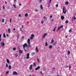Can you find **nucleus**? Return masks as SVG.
Instances as JSON below:
<instances>
[{"instance_id":"f257e3e1","label":"nucleus","mask_w":76,"mask_h":76,"mask_svg":"<svg viewBox=\"0 0 76 76\" xmlns=\"http://www.w3.org/2000/svg\"><path fill=\"white\" fill-rule=\"evenodd\" d=\"M26 58L27 59H29V53H27L26 55Z\"/></svg>"},{"instance_id":"f03ea898","label":"nucleus","mask_w":76,"mask_h":76,"mask_svg":"<svg viewBox=\"0 0 76 76\" xmlns=\"http://www.w3.org/2000/svg\"><path fill=\"white\" fill-rule=\"evenodd\" d=\"M63 13L64 14H66V10L64 9V7H63Z\"/></svg>"},{"instance_id":"7ed1b4c3","label":"nucleus","mask_w":76,"mask_h":76,"mask_svg":"<svg viewBox=\"0 0 76 76\" xmlns=\"http://www.w3.org/2000/svg\"><path fill=\"white\" fill-rule=\"evenodd\" d=\"M26 47H27V44L26 43H25L24 45H23V47L25 49Z\"/></svg>"},{"instance_id":"20e7f679","label":"nucleus","mask_w":76,"mask_h":76,"mask_svg":"<svg viewBox=\"0 0 76 76\" xmlns=\"http://www.w3.org/2000/svg\"><path fill=\"white\" fill-rule=\"evenodd\" d=\"M12 75H18V73H17V72L16 71H14L12 73Z\"/></svg>"},{"instance_id":"39448f33","label":"nucleus","mask_w":76,"mask_h":76,"mask_svg":"<svg viewBox=\"0 0 76 76\" xmlns=\"http://www.w3.org/2000/svg\"><path fill=\"white\" fill-rule=\"evenodd\" d=\"M29 69L30 70H32V64L30 65V67L29 68Z\"/></svg>"},{"instance_id":"423d86ee","label":"nucleus","mask_w":76,"mask_h":76,"mask_svg":"<svg viewBox=\"0 0 76 76\" xmlns=\"http://www.w3.org/2000/svg\"><path fill=\"white\" fill-rule=\"evenodd\" d=\"M40 69V66H38L37 68H35V70H38V69Z\"/></svg>"},{"instance_id":"0eeeda50","label":"nucleus","mask_w":76,"mask_h":76,"mask_svg":"<svg viewBox=\"0 0 76 76\" xmlns=\"http://www.w3.org/2000/svg\"><path fill=\"white\" fill-rule=\"evenodd\" d=\"M0 44H2V47H4V45H5V44H4V43L3 42H1L0 43Z\"/></svg>"},{"instance_id":"6e6552de","label":"nucleus","mask_w":76,"mask_h":76,"mask_svg":"<svg viewBox=\"0 0 76 76\" xmlns=\"http://www.w3.org/2000/svg\"><path fill=\"white\" fill-rule=\"evenodd\" d=\"M35 50H36V52H38L39 50L38 49V47H36Z\"/></svg>"},{"instance_id":"1a4fd4ad","label":"nucleus","mask_w":76,"mask_h":76,"mask_svg":"<svg viewBox=\"0 0 76 76\" xmlns=\"http://www.w3.org/2000/svg\"><path fill=\"white\" fill-rule=\"evenodd\" d=\"M30 40L29 39H28V40H27V42L28 44H29V45H30Z\"/></svg>"},{"instance_id":"9d476101","label":"nucleus","mask_w":76,"mask_h":76,"mask_svg":"<svg viewBox=\"0 0 76 76\" xmlns=\"http://www.w3.org/2000/svg\"><path fill=\"white\" fill-rule=\"evenodd\" d=\"M54 39H53L51 40V42H50V44H52V43H53L54 42Z\"/></svg>"},{"instance_id":"9b49d317","label":"nucleus","mask_w":76,"mask_h":76,"mask_svg":"<svg viewBox=\"0 0 76 76\" xmlns=\"http://www.w3.org/2000/svg\"><path fill=\"white\" fill-rule=\"evenodd\" d=\"M8 32L9 34L10 33V28H8Z\"/></svg>"},{"instance_id":"f8f14e48","label":"nucleus","mask_w":76,"mask_h":76,"mask_svg":"<svg viewBox=\"0 0 76 76\" xmlns=\"http://www.w3.org/2000/svg\"><path fill=\"white\" fill-rule=\"evenodd\" d=\"M7 63H8V64H10V61H9V60L8 59H7Z\"/></svg>"},{"instance_id":"ddd939ff","label":"nucleus","mask_w":76,"mask_h":76,"mask_svg":"<svg viewBox=\"0 0 76 76\" xmlns=\"http://www.w3.org/2000/svg\"><path fill=\"white\" fill-rule=\"evenodd\" d=\"M64 18H65L64 17V16H61V19L62 20H63V19H64Z\"/></svg>"},{"instance_id":"4468645a","label":"nucleus","mask_w":76,"mask_h":76,"mask_svg":"<svg viewBox=\"0 0 76 76\" xmlns=\"http://www.w3.org/2000/svg\"><path fill=\"white\" fill-rule=\"evenodd\" d=\"M40 7L41 9H42V10H43V8L42 7V4L40 5Z\"/></svg>"},{"instance_id":"2eb2a0df","label":"nucleus","mask_w":76,"mask_h":76,"mask_svg":"<svg viewBox=\"0 0 76 76\" xmlns=\"http://www.w3.org/2000/svg\"><path fill=\"white\" fill-rule=\"evenodd\" d=\"M49 48H50V49H51L52 48H53V46H52V45H50L49 46Z\"/></svg>"},{"instance_id":"dca6fc26","label":"nucleus","mask_w":76,"mask_h":76,"mask_svg":"<svg viewBox=\"0 0 76 76\" xmlns=\"http://www.w3.org/2000/svg\"><path fill=\"white\" fill-rule=\"evenodd\" d=\"M33 65L34 67L36 66V64H35V63H33Z\"/></svg>"},{"instance_id":"f3484780","label":"nucleus","mask_w":76,"mask_h":76,"mask_svg":"<svg viewBox=\"0 0 76 76\" xmlns=\"http://www.w3.org/2000/svg\"><path fill=\"white\" fill-rule=\"evenodd\" d=\"M13 6L14 8V9H16V6L15 5V4H14L13 5Z\"/></svg>"},{"instance_id":"a211bd4d","label":"nucleus","mask_w":76,"mask_h":76,"mask_svg":"<svg viewBox=\"0 0 76 76\" xmlns=\"http://www.w3.org/2000/svg\"><path fill=\"white\" fill-rule=\"evenodd\" d=\"M70 54V51H68V56H69V55Z\"/></svg>"},{"instance_id":"6ab92c4d","label":"nucleus","mask_w":76,"mask_h":76,"mask_svg":"<svg viewBox=\"0 0 76 76\" xmlns=\"http://www.w3.org/2000/svg\"><path fill=\"white\" fill-rule=\"evenodd\" d=\"M4 19H2V23H4Z\"/></svg>"},{"instance_id":"aec40b11","label":"nucleus","mask_w":76,"mask_h":76,"mask_svg":"<svg viewBox=\"0 0 76 76\" xmlns=\"http://www.w3.org/2000/svg\"><path fill=\"white\" fill-rule=\"evenodd\" d=\"M44 20H45V21H46L47 20V17H45L44 18Z\"/></svg>"},{"instance_id":"412c9836","label":"nucleus","mask_w":76,"mask_h":76,"mask_svg":"<svg viewBox=\"0 0 76 76\" xmlns=\"http://www.w3.org/2000/svg\"><path fill=\"white\" fill-rule=\"evenodd\" d=\"M45 46H47V45H48V44L47 43V42H46L45 43Z\"/></svg>"},{"instance_id":"4be33fe9","label":"nucleus","mask_w":76,"mask_h":76,"mask_svg":"<svg viewBox=\"0 0 76 76\" xmlns=\"http://www.w3.org/2000/svg\"><path fill=\"white\" fill-rule=\"evenodd\" d=\"M19 52L20 53H23V51H22V50H20L19 51Z\"/></svg>"},{"instance_id":"5701e85b","label":"nucleus","mask_w":76,"mask_h":76,"mask_svg":"<svg viewBox=\"0 0 76 76\" xmlns=\"http://www.w3.org/2000/svg\"><path fill=\"white\" fill-rule=\"evenodd\" d=\"M3 36L4 38H6V35L5 34V33H4L3 34Z\"/></svg>"},{"instance_id":"b1692460","label":"nucleus","mask_w":76,"mask_h":76,"mask_svg":"<svg viewBox=\"0 0 76 76\" xmlns=\"http://www.w3.org/2000/svg\"><path fill=\"white\" fill-rule=\"evenodd\" d=\"M65 23H69V21L67 20H66L65 21Z\"/></svg>"},{"instance_id":"393cba45","label":"nucleus","mask_w":76,"mask_h":76,"mask_svg":"<svg viewBox=\"0 0 76 76\" xmlns=\"http://www.w3.org/2000/svg\"><path fill=\"white\" fill-rule=\"evenodd\" d=\"M9 68L10 69H12V68L11 67V65H10V66H9Z\"/></svg>"},{"instance_id":"a878e982","label":"nucleus","mask_w":76,"mask_h":76,"mask_svg":"<svg viewBox=\"0 0 76 76\" xmlns=\"http://www.w3.org/2000/svg\"><path fill=\"white\" fill-rule=\"evenodd\" d=\"M69 2L66 1V3H65V4H69Z\"/></svg>"},{"instance_id":"bb28decb","label":"nucleus","mask_w":76,"mask_h":76,"mask_svg":"<svg viewBox=\"0 0 76 76\" xmlns=\"http://www.w3.org/2000/svg\"><path fill=\"white\" fill-rule=\"evenodd\" d=\"M28 15V13H26L25 15V16H27Z\"/></svg>"},{"instance_id":"cd10ccee","label":"nucleus","mask_w":76,"mask_h":76,"mask_svg":"<svg viewBox=\"0 0 76 76\" xmlns=\"http://www.w3.org/2000/svg\"><path fill=\"white\" fill-rule=\"evenodd\" d=\"M56 7H58V4H56V6H55Z\"/></svg>"},{"instance_id":"c85d7f7f","label":"nucleus","mask_w":76,"mask_h":76,"mask_svg":"<svg viewBox=\"0 0 76 76\" xmlns=\"http://www.w3.org/2000/svg\"><path fill=\"white\" fill-rule=\"evenodd\" d=\"M56 42H55L54 44H53V45H56Z\"/></svg>"},{"instance_id":"c756f323","label":"nucleus","mask_w":76,"mask_h":76,"mask_svg":"<svg viewBox=\"0 0 76 76\" xmlns=\"http://www.w3.org/2000/svg\"><path fill=\"white\" fill-rule=\"evenodd\" d=\"M72 29H70L69 30V32H72Z\"/></svg>"},{"instance_id":"7c9ffc66","label":"nucleus","mask_w":76,"mask_h":76,"mask_svg":"<svg viewBox=\"0 0 76 76\" xmlns=\"http://www.w3.org/2000/svg\"><path fill=\"white\" fill-rule=\"evenodd\" d=\"M47 34H45L44 35V37H45V36H46V35H47Z\"/></svg>"},{"instance_id":"2f4dec72","label":"nucleus","mask_w":76,"mask_h":76,"mask_svg":"<svg viewBox=\"0 0 76 76\" xmlns=\"http://www.w3.org/2000/svg\"><path fill=\"white\" fill-rule=\"evenodd\" d=\"M63 27V25H61L60 27V28H62Z\"/></svg>"},{"instance_id":"473e14b6","label":"nucleus","mask_w":76,"mask_h":76,"mask_svg":"<svg viewBox=\"0 0 76 76\" xmlns=\"http://www.w3.org/2000/svg\"><path fill=\"white\" fill-rule=\"evenodd\" d=\"M75 19H76V17L74 16V20H75Z\"/></svg>"},{"instance_id":"72a5a7b5","label":"nucleus","mask_w":76,"mask_h":76,"mask_svg":"<svg viewBox=\"0 0 76 76\" xmlns=\"http://www.w3.org/2000/svg\"><path fill=\"white\" fill-rule=\"evenodd\" d=\"M12 50H16V48H13Z\"/></svg>"},{"instance_id":"f704fd0d","label":"nucleus","mask_w":76,"mask_h":76,"mask_svg":"<svg viewBox=\"0 0 76 76\" xmlns=\"http://www.w3.org/2000/svg\"><path fill=\"white\" fill-rule=\"evenodd\" d=\"M37 62H39V58H37Z\"/></svg>"},{"instance_id":"c9c22d12","label":"nucleus","mask_w":76,"mask_h":76,"mask_svg":"<svg viewBox=\"0 0 76 76\" xmlns=\"http://www.w3.org/2000/svg\"><path fill=\"white\" fill-rule=\"evenodd\" d=\"M3 9L4 10V5H3Z\"/></svg>"},{"instance_id":"e433bc0d","label":"nucleus","mask_w":76,"mask_h":76,"mask_svg":"<svg viewBox=\"0 0 76 76\" xmlns=\"http://www.w3.org/2000/svg\"><path fill=\"white\" fill-rule=\"evenodd\" d=\"M30 38L31 39H33V37H31Z\"/></svg>"},{"instance_id":"4c0bfd02","label":"nucleus","mask_w":76,"mask_h":76,"mask_svg":"<svg viewBox=\"0 0 76 76\" xmlns=\"http://www.w3.org/2000/svg\"><path fill=\"white\" fill-rule=\"evenodd\" d=\"M34 37V35L33 34H32L31 35V37Z\"/></svg>"},{"instance_id":"58836bf2","label":"nucleus","mask_w":76,"mask_h":76,"mask_svg":"<svg viewBox=\"0 0 76 76\" xmlns=\"http://www.w3.org/2000/svg\"><path fill=\"white\" fill-rule=\"evenodd\" d=\"M6 67H8V65L7 64H6Z\"/></svg>"},{"instance_id":"ea45409f","label":"nucleus","mask_w":76,"mask_h":76,"mask_svg":"<svg viewBox=\"0 0 76 76\" xmlns=\"http://www.w3.org/2000/svg\"><path fill=\"white\" fill-rule=\"evenodd\" d=\"M56 27H55V28H54L53 31H56Z\"/></svg>"},{"instance_id":"a19ab883","label":"nucleus","mask_w":76,"mask_h":76,"mask_svg":"<svg viewBox=\"0 0 76 76\" xmlns=\"http://www.w3.org/2000/svg\"><path fill=\"white\" fill-rule=\"evenodd\" d=\"M34 54H35V53H32V56H34Z\"/></svg>"},{"instance_id":"79ce46f5","label":"nucleus","mask_w":76,"mask_h":76,"mask_svg":"<svg viewBox=\"0 0 76 76\" xmlns=\"http://www.w3.org/2000/svg\"><path fill=\"white\" fill-rule=\"evenodd\" d=\"M35 10L36 12H37V11H38V10H37V9H35Z\"/></svg>"},{"instance_id":"37998d69","label":"nucleus","mask_w":76,"mask_h":76,"mask_svg":"<svg viewBox=\"0 0 76 76\" xmlns=\"http://www.w3.org/2000/svg\"><path fill=\"white\" fill-rule=\"evenodd\" d=\"M18 17H21V15L20 14L18 15Z\"/></svg>"},{"instance_id":"c03bdc74","label":"nucleus","mask_w":76,"mask_h":76,"mask_svg":"<svg viewBox=\"0 0 76 76\" xmlns=\"http://www.w3.org/2000/svg\"><path fill=\"white\" fill-rule=\"evenodd\" d=\"M10 23H11V22H12V19H10Z\"/></svg>"},{"instance_id":"a18cd8bd","label":"nucleus","mask_w":76,"mask_h":76,"mask_svg":"<svg viewBox=\"0 0 76 76\" xmlns=\"http://www.w3.org/2000/svg\"><path fill=\"white\" fill-rule=\"evenodd\" d=\"M67 67H69V66H66L65 68H67Z\"/></svg>"},{"instance_id":"49530a36","label":"nucleus","mask_w":76,"mask_h":76,"mask_svg":"<svg viewBox=\"0 0 76 76\" xmlns=\"http://www.w3.org/2000/svg\"><path fill=\"white\" fill-rule=\"evenodd\" d=\"M15 56L16 57L18 56V54H15Z\"/></svg>"},{"instance_id":"de8ad7c7","label":"nucleus","mask_w":76,"mask_h":76,"mask_svg":"<svg viewBox=\"0 0 76 76\" xmlns=\"http://www.w3.org/2000/svg\"><path fill=\"white\" fill-rule=\"evenodd\" d=\"M52 17H53V16H52V15H50V18H51Z\"/></svg>"},{"instance_id":"09e8293b","label":"nucleus","mask_w":76,"mask_h":76,"mask_svg":"<svg viewBox=\"0 0 76 76\" xmlns=\"http://www.w3.org/2000/svg\"><path fill=\"white\" fill-rule=\"evenodd\" d=\"M42 0H39V3H41Z\"/></svg>"},{"instance_id":"8fccbe9b","label":"nucleus","mask_w":76,"mask_h":76,"mask_svg":"<svg viewBox=\"0 0 76 76\" xmlns=\"http://www.w3.org/2000/svg\"><path fill=\"white\" fill-rule=\"evenodd\" d=\"M22 38L23 39H24V37L22 36Z\"/></svg>"},{"instance_id":"3c124183","label":"nucleus","mask_w":76,"mask_h":76,"mask_svg":"<svg viewBox=\"0 0 76 76\" xmlns=\"http://www.w3.org/2000/svg\"><path fill=\"white\" fill-rule=\"evenodd\" d=\"M6 35L7 37H9V34H7Z\"/></svg>"},{"instance_id":"603ef678","label":"nucleus","mask_w":76,"mask_h":76,"mask_svg":"<svg viewBox=\"0 0 76 76\" xmlns=\"http://www.w3.org/2000/svg\"><path fill=\"white\" fill-rule=\"evenodd\" d=\"M5 4H7V2L6 1H5Z\"/></svg>"},{"instance_id":"864d4df0","label":"nucleus","mask_w":76,"mask_h":76,"mask_svg":"<svg viewBox=\"0 0 76 76\" xmlns=\"http://www.w3.org/2000/svg\"><path fill=\"white\" fill-rule=\"evenodd\" d=\"M73 18H72V21H73Z\"/></svg>"},{"instance_id":"5fc2aeb1","label":"nucleus","mask_w":76,"mask_h":76,"mask_svg":"<svg viewBox=\"0 0 76 76\" xmlns=\"http://www.w3.org/2000/svg\"><path fill=\"white\" fill-rule=\"evenodd\" d=\"M41 23H42V24L43 23H44V21H42V22H41Z\"/></svg>"},{"instance_id":"6e6d98bb","label":"nucleus","mask_w":76,"mask_h":76,"mask_svg":"<svg viewBox=\"0 0 76 76\" xmlns=\"http://www.w3.org/2000/svg\"><path fill=\"white\" fill-rule=\"evenodd\" d=\"M9 71H7L6 72V73L8 74L9 73Z\"/></svg>"},{"instance_id":"4d7b16f0","label":"nucleus","mask_w":76,"mask_h":76,"mask_svg":"<svg viewBox=\"0 0 76 76\" xmlns=\"http://www.w3.org/2000/svg\"><path fill=\"white\" fill-rule=\"evenodd\" d=\"M1 34L0 35V38H1Z\"/></svg>"},{"instance_id":"13d9d810","label":"nucleus","mask_w":76,"mask_h":76,"mask_svg":"<svg viewBox=\"0 0 76 76\" xmlns=\"http://www.w3.org/2000/svg\"><path fill=\"white\" fill-rule=\"evenodd\" d=\"M51 0H50V3H51Z\"/></svg>"},{"instance_id":"bf43d9fd","label":"nucleus","mask_w":76,"mask_h":76,"mask_svg":"<svg viewBox=\"0 0 76 76\" xmlns=\"http://www.w3.org/2000/svg\"><path fill=\"white\" fill-rule=\"evenodd\" d=\"M69 69H71V66L69 67Z\"/></svg>"},{"instance_id":"052dcab7","label":"nucleus","mask_w":76,"mask_h":76,"mask_svg":"<svg viewBox=\"0 0 76 76\" xmlns=\"http://www.w3.org/2000/svg\"><path fill=\"white\" fill-rule=\"evenodd\" d=\"M24 50H25V51L26 52V50H25V48H24Z\"/></svg>"},{"instance_id":"680f3d73","label":"nucleus","mask_w":76,"mask_h":76,"mask_svg":"<svg viewBox=\"0 0 76 76\" xmlns=\"http://www.w3.org/2000/svg\"><path fill=\"white\" fill-rule=\"evenodd\" d=\"M60 29V27H59L58 28V30Z\"/></svg>"},{"instance_id":"e2e57ef3","label":"nucleus","mask_w":76,"mask_h":76,"mask_svg":"<svg viewBox=\"0 0 76 76\" xmlns=\"http://www.w3.org/2000/svg\"><path fill=\"white\" fill-rule=\"evenodd\" d=\"M40 73H41V74H42V72H41V71L40 72Z\"/></svg>"},{"instance_id":"0e129e2a","label":"nucleus","mask_w":76,"mask_h":76,"mask_svg":"<svg viewBox=\"0 0 76 76\" xmlns=\"http://www.w3.org/2000/svg\"><path fill=\"white\" fill-rule=\"evenodd\" d=\"M15 28H13V30H14V31H15Z\"/></svg>"},{"instance_id":"69168bd1","label":"nucleus","mask_w":76,"mask_h":76,"mask_svg":"<svg viewBox=\"0 0 76 76\" xmlns=\"http://www.w3.org/2000/svg\"><path fill=\"white\" fill-rule=\"evenodd\" d=\"M67 37H68L67 36H66V38H67Z\"/></svg>"},{"instance_id":"338daca9","label":"nucleus","mask_w":76,"mask_h":76,"mask_svg":"<svg viewBox=\"0 0 76 76\" xmlns=\"http://www.w3.org/2000/svg\"><path fill=\"white\" fill-rule=\"evenodd\" d=\"M1 39H0V42H1Z\"/></svg>"},{"instance_id":"774afa93","label":"nucleus","mask_w":76,"mask_h":76,"mask_svg":"<svg viewBox=\"0 0 76 76\" xmlns=\"http://www.w3.org/2000/svg\"><path fill=\"white\" fill-rule=\"evenodd\" d=\"M50 5H48V7H50Z\"/></svg>"}]
</instances>
